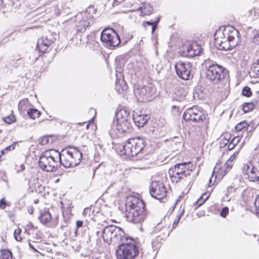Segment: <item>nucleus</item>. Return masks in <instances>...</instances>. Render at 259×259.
I'll return each mask as SVG.
<instances>
[{
    "instance_id": "f257e3e1",
    "label": "nucleus",
    "mask_w": 259,
    "mask_h": 259,
    "mask_svg": "<svg viewBox=\"0 0 259 259\" xmlns=\"http://www.w3.org/2000/svg\"><path fill=\"white\" fill-rule=\"evenodd\" d=\"M101 234L104 241L108 244L121 242L116 250L117 259H134L139 254V248L135 241L125 237L124 232L120 227L108 226Z\"/></svg>"
},
{
    "instance_id": "f03ea898",
    "label": "nucleus",
    "mask_w": 259,
    "mask_h": 259,
    "mask_svg": "<svg viewBox=\"0 0 259 259\" xmlns=\"http://www.w3.org/2000/svg\"><path fill=\"white\" fill-rule=\"evenodd\" d=\"M127 220L134 224L141 223L147 218V211L144 201L133 196L127 198L126 204Z\"/></svg>"
},
{
    "instance_id": "7ed1b4c3",
    "label": "nucleus",
    "mask_w": 259,
    "mask_h": 259,
    "mask_svg": "<svg viewBox=\"0 0 259 259\" xmlns=\"http://www.w3.org/2000/svg\"><path fill=\"white\" fill-rule=\"evenodd\" d=\"M205 66L206 81L211 85L221 82L228 72L223 66L210 60L205 61Z\"/></svg>"
},
{
    "instance_id": "20e7f679",
    "label": "nucleus",
    "mask_w": 259,
    "mask_h": 259,
    "mask_svg": "<svg viewBox=\"0 0 259 259\" xmlns=\"http://www.w3.org/2000/svg\"><path fill=\"white\" fill-rule=\"evenodd\" d=\"M145 151V140L140 137L131 138L122 146L119 154L125 158H131Z\"/></svg>"
},
{
    "instance_id": "39448f33",
    "label": "nucleus",
    "mask_w": 259,
    "mask_h": 259,
    "mask_svg": "<svg viewBox=\"0 0 259 259\" xmlns=\"http://www.w3.org/2000/svg\"><path fill=\"white\" fill-rule=\"evenodd\" d=\"M81 152L76 148L70 147L59 152V164L68 168L79 164L82 159Z\"/></svg>"
},
{
    "instance_id": "423d86ee",
    "label": "nucleus",
    "mask_w": 259,
    "mask_h": 259,
    "mask_svg": "<svg viewBox=\"0 0 259 259\" xmlns=\"http://www.w3.org/2000/svg\"><path fill=\"white\" fill-rule=\"evenodd\" d=\"M38 165L40 168L46 171H54L59 166V152L51 150L42 153L39 157Z\"/></svg>"
},
{
    "instance_id": "0eeeda50",
    "label": "nucleus",
    "mask_w": 259,
    "mask_h": 259,
    "mask_svg": "<svg viewBox=\"0 0 259 259\" xmlns=\"http://www.w3.org/2000/svg\"><path fill=\"white\" fill-rule=\"evenodd\" d=\"M227 37L223 40L217 39L216 45L219 46V49L228 51L235 48L240 42V34L239 31L233 27H228Z\"/></svg>"
},
{
    "instance_id": "6e6552de",
    "label": "nucleus",
    "mask_w": 259,
    "mask_h": 259,
    "mask_svg": "<svg viewBox=\"0 0 259 259\" xmlns=\"http://www.w3.org/2000/svg\"><path fill=\"white\" fill-rule=\"evenodd\" d=\"M193 166L191 162L177 163L169 168L168 174L172 183H177L181 179L189 176Z\"/></svg>"
},
{
    "instance_id": "1a4fd4ad",
    "label": "nucleus",
    "mask_w": 259,
    "mask_h": 259,
    "mask_svg": "<svg viewBox=\"0 0 259 259\" xmlns=\"http://www.w3.org/2000/svg\"><path fill=\"white\" fill-rule=\"evenodd\" d=\"M94 18L87 12H82L75 17V27L76 33L82 34L93 23Z\"/></svg>"
},
{
    "instance_id": "9d476101",
    "label": "nucleus",
    "mask_w": 259,
    "mask_h": 259,
    "mask_svg": "<svg viewBox=\"0 0 259 259\" xmlns=\"http://www.w3.org/2000/svg\"><path fill=\"white\" fill-rule=\"evenodd\" d=\"M206 115L198 106H193L186 109L183 113V117L186 121H193L199 122L206 119Z\"/></svg>"
},
{
    "instance_id": "9b49d317",
    "label": "nucleus",
    "mask_w": 259,
    "mask_h": 259,
    "mask_svg": "<svg viewBox=\"0 0 259 259\" xmlns=\"http://www.w3.org/2000/svg\"><path fill=\"white\" fill-rule=\"evenodd\" d=\"M101 40L107 45L113 47H117L120 43L119 35L112 28L104 29L101 34Z\"/></svg>"
},
{
    "instance_id": "f8f14e48",
    "label": "nucleus",
    "mask_w": 259,
    "mask_h": 259,
    "mask_svg": "<svg viewBox=\"0 0 259 259\" xmlns=\"http://www.w3.org/2000/svg\"><path fill=\"white\" fill-rule=\"evenodd\" d=\"M175 69L178 76L183 80H189L193 76L192 64L190 62H178L175 65Z\"/></svg>"
},
{
    "instance_id": "ddd939ff",
    "label": "nucleus",
    "mask_w": 259,
    "mask_h": 259,
    "mask_svg": "<svg viewBox=\"0 0 259 259\" xmlns=\"http://www.w3.org/2000/svg\"><path fill=\"white\" fill-rule=\"evenodd\" d=\"M150 193L152 197L158 200L166 196L167 191L164 184L159 181H153L150 186Z\"/></svg>"
},
{
    "instance_id": "4468645a",
    "label": "nucleus",
    "mask_w": 259,
    "mask_h": 259,
    "mask_svg": "<svg viewBox=\"0 0 259 259\" xmlns=\"http://www.w3.org/2000/svg\"><path fill=\"white\" fill-rule=\"evenodd\" d=\"M130 121L126 119H116L112 122V129L113 131L116 130L118 134L130 132L132 128Z\"/></svg>"
},
{
    "instance_id": "2eb2a0df",
    "label": "nucleus",
    "mask_w": 259,
    "mask_h": 259,
    "mask_svg": "<svg viewBox=\"0 0 259 259\" xmlns=\"http://www.w3.org/2000/svg\"><path fill=\"white\" fill-rule=\"evenodd\" d=\"M202 52L201 46L196 41H193L188 45L183 51L182 55L184 57L193 58L199 56Z\"/></svg>"
},
{
    "instance_id": "dca6fc26",
    "label": "nucleus",
    "mask_w": 259,
    "mask_h": 259,
    "mask_svg": "<svg viewBox=\"0 0 259 259\" xmlns=\"http://www.w3.org/2000/svg\"><path fill=\"white\" fill-rule=\"evenodd\" d=\"M149 117L142 111L134 112L133 119L135 124L140 127H143L147 122Z\"/></svg>"
},
{
    "instance_id": "f3484780",
    "label": "nucleus",
    "mask_w": 259,
    "mask_h": 259,
    "mask_svg": "<svg viewBox=\"0 0 259 259\" xmlns=\"http://www.w3.org/2000/svg\"><path fill=\"white\" fill-rule=\"evenodd\" d=\"M154 88L152 86L144 85L138 88L135 90V94L141 97L143 99H147L152 95Z\"/></svg>"
},
{
    "instance_id": "a211bd4d",
    "label": "nucleus",
    "mask_w": 259,
    "mask_h": 259,
    "mask_svg": "<svg viewBox=\"0 0 259 259\" xmlns=\"http://www.w3.org/2000/svg\"><path fill=\"white\" fill-rule=\"evenodd\" d=\"M117 79L115 82V89L119 92L126 91L127 89L126 83L123 80L121 72L119 74H116Z\"/></svg>"
},
{
    "instance_id": "6ab92c4d",
    "label": "nucleus",
    "mask_w": 259,
    "mask_h": 259,
    "mask_svg": "<svg viewBox=\"0 0 259 259\" xmlns=\"http://www.w3.org/2000/svg\"><path fill=\"white\" fill-rule=\"evenodd\" d=\"M53 42L51 39H49L47 37L42 36L38 40L37 47L39 48L40 50L42 52H45L47 48L50 46Z\"/></svg>"
},
{
    "instance_id": "aec40b11",
    "label": "nucleus",
    "mask_w": 259,
    "mask_h": 259,
    "mask_svg": "<svg viewBox=\"0 0 259 259\" xmlns=\"http://www.w3.org/2000/svg\"><path fill=\"white\" fill-rule=\"evenodd\" d=\"M116 119L131 120L130 111L126 109H120L116 114Z\"/></svg>"
},
{
    "instance_id": "412c9836",
    "label": "nucleus",
    "mask_w": 259,
    "mask_h": 259,
    "mask_svg": "<svg viewBox=\"0 0 259 259\" xmlns=\"http://www.w3.org/2000/svg\"><path fill=\"white\" fill-rule=\"evenodd\" d=\"M38 219L42 224L47 225L51 221L52 216L49 211L44 210L40 212Z\"/></svg>"
},
{
    "instance_id": "4be33fe9",
    "label": "nucleus",
    "mask_w": 259,
    "mask_h": 259,
    "mask_svg": "<svg viewBox=\"0 0 259 259\" xmlns=\"http://www.w3.org/2000/svg\"><path fill=\"white\" fill-rule=\"evenodd\" d=\"M141 10V16L149 15L153 11V8L149 4L143 3L142 6L138 8V10Z\"/></svg>"
},
{
    "instance_id": "5701e85b",
    "label": "nucleus",
    "mask_w": 259,
    "mask_h": 259,
    "mask_svg": "<svg viewBox=\"0 0 259 259\" xmlns=\"http://www.w3.org/2000/svg\"><path fill=\"white\" fill-rule=\"evenodd\" d=\"M208 196L206 193H204L194 203L195 209H197L198 207L202 205L205 201L208 199Z\"/></svg>"
},
{
    "instance_id": "b1692460",
    "label": "nucleus",
    "mask_w": 259,
    "mask_h": 259,
    "mask_svg": "<svg viewBox=\"0 0 259 259\" xmlns=\"http://www.w3.org/2000/svg\"><path fill=\"white\" fill-rule=\"evenodd\" d=\"M27 114L30 118L34 119L39 116L40 112L36 109H29L27 111Z\"/></svg>"
},
{
    "instance_id": "393cba45",
    "label": "nucleus",
    "mask_w": 259,
    "mask_h": 259,
    "mask_svg": "<svg viewBox=\"0 0 259 259\" xmlns=\"http://www.w3.org/2000/svg\"><path fill=\"white\" fill-rule=\"evenodd\" d=\"M254 108L253 104L251 102L249 103H245L242 105V110L244 112L246 113L248 112Z\"/></svg>"
},
{
    "instance_id": "a878e982",
    "label": "nucleus",
    "mask_w": 259,
    "mask_h": 259,
    "mask_svg": "<svg viewBox=\"0 0 259 259\" xmlns=\"http://www.w3.org/2000/svg\"><path fill=\"white\" fill-rule=\"evenodd\" d=\"M245 128H246V130L247 131L248 129V126L247 125V122L245 121H242L238 123L235 126V129L237 131H240L242 130L245 129Z\"/></svg>"
},
{
    "instance_id": "bb28decb",
    "label": "nucleus",
    "mask_w": 259,
    "mask_h": 259,
    "mask_svg": "<svg viewBox=\"0 0 259 259\" xmlns=\"http://www.w3.org/2000/svg\"><path fill=\"white\" fill-rule=\"evenodd\" d=\"M250 69L256 75H259V58L257 60L256 62H254L252 64Z\"/></svg>"
},
{
    "instance_id": "cd10ccee",
    "label": "nucleus",
    "mask_w": 259,
    "mask_h": 259,
    "mask_svg": "<svg viewBox=\"0 0 259 259\" xmlns=\"http://www.w3.org/2000/svg\"><path fill=\"white\" fill-rule=\"evenodd\" d=\"M3 119L5 122L8 124H11L15 121V117L13 114L10 115Z\"/></svg>"
},
{
    "instance_id": "c85d7f7f",
    "label": "nucleus",
    "mask_w": 259,
    "mask_h": 259,
    "mask_svg": "<svg viewBox=\"0 0 259 259\" xmlns=\"http://www.w3.org/2000/svg\"><path fill=\"white\" fill-rule=\"evenodd\" d=\"M21 232L22 230L20 228H18L14 231V237L15 239L18 241H21L22 239V238L21 236Z\"/></svg>"
},
{
    "instance_id": "c756f323",
    "label": "nucleus",
    "mask_w": 259,
    "mask_h": 259,
    "mask_svg": "<svg viewBox=\"0 0 259 259\" xmlns=\"http://www.w3.org/2000/svg\"><path fill=\"white\" fill-rule=\"evenodd\" d=\"M242 94L247 97H250L252 94L250 89L248 87H244L242 91Z\"/></svg>"
},
{
    "instance_id": "7c9ffc66",
    "label": "nucleus",
    "mask_w": 259,
    "mask_h": 259,
    "mask_svg": "<svg viewBox=\"0 0 259 259\" xmlns=\"http://www.w3.org/2000/svg\"><path fill=\"white\" fill-rule=\"evenodd\" d=\"M16 144H12L9 146L7 147L5 149H3L1 151V154L2 155L5 154L6 153H7L8 151H10L15 149Z\"/></svg>"
},
{
    "instance_id": "2f4dec72",
    "label": "nucleus",
    "mask_w": 259,
    "mask_h": 259,
    "mask_svg": "<svg viewBox=\"0 0 259 259\" xmlns=\"http://www.w3.org/2000/svg\"><path fill=\"white\" fill-rule=\"evenodd\" d=\"M12 253L10 251H6V252L1 255L0 259H12Z\"/></svg>"
},
{
    "instance_id": "473e14b6",
    "label": "nucleus",
    "mask_w": 259,
    "mask_h": 259,
    "mask_svg": "<svg viewBox=\"0 0 259 259\" xmlns=\"http://www.w3.org/2000/svg\"><path fill=\"white\" fill-rule=\"evenodd\" d=\"M229 212V208L228 207H224L220 212V215L223 218H225Z\"/></svg>"
},
{
    "instance_id": "72a5a7b5",
    "label": "nucleus",
    "mask_w": 259,
    "mask_h": 259,
    "mask_svg": "<svg viewBox=\"0 0 259 259\" xmlns=\"http://www.w3.org/2000/svg\"><path fill=\"white\" fill-rule=\"evenodd\" d=\"M160 20V18L157 17L156 18V20L154 21V23L152 25V33H153L154 31L155 30V29L157 28V25L158 23H159Z\"/></svg>"
},
{
    "instance_id": "f704fd0d",
    "label": "nucleus",
    "mask_w": 259,
    "mask_h": 259,
    "mask_svg": "<svg viewBox=\"0 0 259 259\" xmlns=\"http://www.w3.org/2000/svg\"><path fill=\"white\" fill-rule=\"evenodd\" d=\"M252 104H253L254 108H258L259 107V97L254 99L252 101Z\"/></svg>"
},
{
    "instance_id": "c9c22d12",
    "label": "nucleus",
    "mask_w": 259,
    "mask_h": 259,
    "mask_svg": "<svg viewBox=\"0 0 259 259\" xmlns=\"http://www.w3.org/2000/svg\"><path fill=\"white\" fill-rule=\"evenodd\" d=\"M6 206V202L5 200V198L1 199L0 200V208L4 209Z\"/></svg>"
},
{
    "instance_id": "e433bc0d",
    "label": "nucleus",
    "mask_w": 259,
    "mask_h": 259,
    "mask_svg": "<svg viewBox=\"0 0 259 259\" xmlns=\"http://www.w3.org/2000/svg\"><path fill=\"white\" fill-rule=\"evenodd\" d=\"M49 142V139L48 137H44L43 138L41 139V141H40V143L42 145H46Z\"/></svg>"
},
{
    "instance_id": "4c0bfd02",
    "label": "nucleus",
    "mask_w": 259,
    "mask_h": 259,
    "mask_svg": "<svg viewBox=\"0 0 259 259\" xmlns=\"http://www.w3.org/2000/svg\"><path fill=\"white\" fill-rule=\"evenodd\" d=\"M253 41L254 44L259 45V34L255 35L253 38Z\"/></svg>"
},
{
    "instance_id": "58836bf2",
    "label": "nucleus",
    "mask_w": 259,
    "mask_h": 259,
    "mask_svg": "<svg viewBox=\"0 0 259 259\" xmlns=\"http://www.w3.org/2000/svg\"><path fill=\"white\" fill-rule=\"evenodd\" d=\"M229 140L227 139L224 138V139H222L221 140V144L224 145V146H226L228 145V143Z\"/></svg>"
},
{
    "instance_id": "ea45409f",
    "label": "nucleus",
    "mask_w": 259,
    "mask_h": 259,
    "mask_svg": "<svg viewBox=\"0 0 259 259\" xmlns=\"http://www.w3.org/2000/svg\"><path fill=\"white\" fill-rule=\"evenodd\" d=\"M180 219H181L180 217H177V219H176L173 223V224H172L173 228H175L177 226V225L178 224Z\"/></svg>"
},
{
    "instance_id": "a19ab883",
    "label": "nucleus",
    "mask_w": 259,
    "mask_h": 259,
    "mask_svg": "<svg viewBox=\"0 0 259 259\" xmlns=\"http://www.w3.org/2000/svg\"><path fill=\"white\" fill-rule=\"evenodd\" d=\"M240 138L239 137H234L232 140V141H233V142L236 144L237 145L239 141H240Z\"/></svg>"
},
{
    "instance_id": "79ce46f5",
    "label": "nucleus",
    "mask_w": 259,
    "mask_h": 259,
    "mask_svg": "<svg viewBox=\"0 0 259 259\" xmlns=\"http://www.w3.org/2000/svg\"><path fill=\"white\" fill-rule=\"evenodd\" d=\"M16 171L17 172H20L23 171V170H24L25 166L23 164H21L20 166V168L17 169L16 168Z\"/></svg>"
},
{
    "instance_id": "37998d69",
    "label": "nucleus",
    "mask_w": 259,
    "mask_h": 259,
    "mask_svg": "<svg viewBox=\"0 0 259 259\" xmlns=\"http://www.w3.org/2000/svg\"><path fill=\"white\" fill-rule=\"evenodd\" d=\"M255 204L256 205H257V204H258V206H257L256 207L258 212L259 213V195L257 196V197L255 198Z\"/></svg>"
},
{
    "instance_id": "c03bdc74",
    "label": "nucleus",
    "mask_w": 259,
    "mask_h": 259,
    "mask_svg": "<svg viewBox=\"0 0 259 259\" xmlns=\"http://www.w3.org/2000/svg\"><path fill=\"white\" fill-rule=\"evenodd\" d=\"M236 188H234L233 187L230 186L228 188V192H234L236 191Z\"/></svg>"
},
{
    "instance_id": "a18cd8bd",
    "label": "nucleus",
    "mask_w": 259,
    "mask_h": 259,
    "mask_svg": "<svg viewBox=\"0 0 259 259\" xmlns=\"http://www.w3.org/2000/svg\"><path fill=\"white\" fill-rule=\"evenodd\" d=\"M180 214L177 216V217H180V219L181 218V217L184 214V212H185V208L183 207V208H182V207H181L180 208Z\"/></svg>"
},
{
    "instance_id": "49530a36",
    "label": "nucleus",
    "mask_w": 259,
    "mask_h": 259,
    "mask_svg": "<svg viewBox=\"0 0 259 259\" xmlns=\"http://www.w3.org/2000/svg\"><path fill=\"white\" fill-rule=\"evenodd\" d=\"M76 227H77V229L80 228V227H81L82 226V225H83V222L81 221H77L76 222Z\"/></svg>"
},
{
    "instance_id": "de8ad7c7",
    "label": "nucleus",
    "mask_w": 259,
    "mask_h": 259,
    "mask_svg": "<svg viewBox=\"0 0 259 259\" xmlns=\"http://www.w3.org/2000/svg\"><path fill=\"white\" fill-rule=\"evenodd\" d=\"M231 163H232V160H228L226 163H225V165L228 167H232V164H231Z\"/></svg>"
},
{
    "instance_id": "09e8293b",
    "label": "nucleus",
    "mask_w": 259,
    "mask_h": 259,
    "mask_svg": "<svg viewBox=\"0 0 259 259\" xmlns=\"http://www.w3.org/2000/svg\"><path fill=\"white\" fill-rule=\"evenodd\" d=\"M154 23V22H151V21H144L143 22V25L144 26H145V24H147V25H153V24Z\"/></svg>"
},
{
    "instance_id": "8fccbe9b",
    "label": "nucleus",
    "mask_w": 259,
    "mask_h": 259,
    "mask_svg": "<svg viewBox=\"0 0 259 259\" xmlns=\"http://www.w3.org/2000/svg\"><path fill=\"white\" fill-rule=\"evenodd\" d=\"M235 146H233V145L230 143V142H229L228 143V149L229 150H231L232 149H233L234 148Z\"/></svg>"
},
{
    "instance_id": "3c124183",
    "label": "nucleus",
    "mask_w": 259,
    "mask_h": 259,
    "mask_svg": "<svg viewBox=\"0 0 259 259\" xmlns=\"http://www.w3.org/2000/svg\"><path fill=\"white\" fill-rule=\"evenodd\" d=\"M29 246L33 250H34L35 251L37 252V250L34 248V247L32 245V244L31 243H30V242L29 243Z\"/></svg>"
},
{
    "instance_id": "603ef678",
    "label": "nucleus",
    "mask_w": 259,
    "mask_h": 259,
    "mask_svg": "<svg viewBox=\"0 0 259 259\" xmlns=\"http://www.w3.org/2000/svg\"><path fill=\"white\" fill-rule=\"evenodd\" d=\"M27 102V100H21L19 102L18 106H21L22 104H24L25 102Z\"/></svg>"
},
{
    "instance_id": "864d4df0",
    "label": "nucleus",
    "mask_w": 259,
    "mask_h": 259,
    "mask_svg": "<svg viewBox=\"0 0 259 259\" xmlns=\"http://www.w3.org/2000/svg\"><path fill=\"white\" fill-rule=\"evenodd\" d=\"M89 209L88 207H86L84 209L83 211V214L85 215L88 211H89Z\"/></svg>"
},
{
    "instance_id": "5fc2aeb1",
    "label": "nucleus",
    "mask_w": 259,
    "mask_h": 259,
    "mask_svg": "<svg viewBox=\"0 0 259 259\" xmlns=\"http://www.w3.org/2000/svg\"><path fill=\"white\" fill-rule=\"evenodd\" d=\"M33 212V208L32 207H31L30 209H29L28 210V212L30 213V214H32Z\"/></svg>"
},
{
    "instance_id": "6e6d98bb",
    "label": "nucleus",
    "mask_w": 259,
    "mask_h": 259,
    "mask_svg": "<svg viewBox=\"0 0 259 259\" xmlns=\"http://www.w3.org/2000/svg\"><path fill=\"white\" fill-rule=\"evenodd\" d=\"M230 142L234 146L236 145L232 140Z\"/></svg>"
},
{
    "instance_id": "4d7b16f0",
    "label": "nucleus",
    "mask_w": 259,
    "mask_h": 259,
    "mask_svg": "<svg viewBox=\"0 0 259 259\" xmlns=\"http://www.w3.org/2000/svg\"><path fill=\"white\" fill-rule=\"evenodd\" d=\"M90 111H93V112H95V110L93 109H90Z\"/></svg>"
},
{
    "instance_id": "13d9d810",
    "label": "nucleus",
    "mask_w": 259,
    "mask_h": 259,
    "mask_svg": "<svg viewBox=\"0 0 259 259\" xmlns=\"http://www.w3.org/2000/svg\"><path fill=\"white\" fill-rule=\"evenodd\" d=\"M3 4V0H0V5Z\"/></svg>"
},
{
    "instance_id": "bf43d9fd",
    "label": "nucleus",
    "mask_w": 259,
    "mask_h": 259,
    "mask_svg": "<svg viewBox=\"0 0 259 259\" xmlns=\"http://www.w3.org/2000/svg\"><path fill=\"white\" fill-rule=\"evenodd\" d=\"M100 234V232L98 231V232H97V235H99V234Z\"/></svg>"
},
{
    "instance_id": "052dcab7",
    "label": "nucleus",
    "mask_w": 259,
    "mask_h": 259,
    "mask_svg": "<svg viewBox=\"0 0 259 259\" xmlns=\"http://www.w3.org/2000/svg\"><path fill=\"white\" fill-rule=\"evenodd\" d=\"M183 98H183V97H181V98H180V101H181V100L183 99Z\"/></svg>"
},
{
    "instance_id": "680f3d73",
    "label": "nucleus",
    "mask_w": 259,
    "mask_h": 259,
    "mask_svg": "<svg viewBox=\"0 0 259 259\" xmlns=\"http://www.w3.org/2000/svg\"><path fill=\"white\" fill-rule=\"evenodd\" d=\"M176 107V106H175V105H174V106H172V108H175Z\"/></svg>"
}]
</instances>
